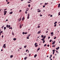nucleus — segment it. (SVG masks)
I'll list each match as a JSON object with an SVG mask.
<instances>
[{"label":"nucleus","instance_id":"obj_1","mask_svg":"<svg viewBox=\"0 0 60 60\" xmlns=\"http://www.w3.org/2000/svg\"><path fill=\"white\" fill-rule=\"evenodd\" d=\"M6 45H5V44H4L3 47H4V48H5V47H6V46H5Z\"/></svg>","mask_w":60,"mask_h":60},{"label":"nucleus","instance_id":"obj_2","mask_svg":"<svg viewBox=\"0 0 60 60\" xmlns=\"http://www.w3.org/2000/svg\"><path fill=\"white\" fill-rule=\"evenodd\" d=\"M21 20V18H20L18 19L19 21H20Z\"/></svg>","mask_w":60,"mask_h":60},{"label":"nucleus","instance_id":"obj_3","mask_svg":"<svg viewBox=\"0 0 60 60\" xmlns=\"http://www.w3.org/2000/svg\"><path fill=\"white\" fill-rule=\"evenodd\" d=\"M29 10V9L28 8H27L26 9V11H28Z\"/></svg>","mask_w":60,"mask_h":60},{"label":"nucleus","instance_id":"obj_4","mask_svg":"<svg viewBox=\"0 0 60 60\" xmlns=\"http://www.w3.org/2000/svg\"><path fill=\"white\" fill-rule=\"evenodd\" d=\"M59 49V47H58L56 48V49L57 50L58 49Z\"/></svg>","mask_w":60,"mask_h":60},{"label":"nucleus","instance_id":"obj_5","mask_svg":"<svg viewBox=\"0 0 60 60\" xmlns=\"http://www.w3.org/2000/svg\"><path fill=\"white\" fill-rule=\"evenodd\" d=\"M13 13V12H11L9 13V14H12Z\"/></svg>","mask_w":60,"mask_h":60},{"label":"nucleus","instance_id":"obj_6","mask_svg":"<svg viewBox=\"0 0 60 60\" xmlns=\"http://www.w3.org/2000/svg\"><path fill=\"white\" fill-rule=\"evenodd\" d=\"M12 34L13 35V36L14 35V33H13V31L12 32Z\"/></svg>","mask_w":60,"mask_h":60},{"label":"nucleus","instance_id":"obj_7","mask_svg":"<svg viewBox=\"0 0 60 60\" xmlns=\"http://www.w3.org/2000/svg\"><path fill=\"white\" fill-rule=\"evenodd\" d=\"M37 55L36 54L34 56V57L35 58L37 56Z\"/></svg>","mask_w":60,"mask_h":60},{"label":"nucleus","instance_id":"obj_8","mask_svg":"<svg viewBox=\"0 0 60 60\" xmlns=\"http://www.w3.org/2000/svg\"><path fill=\"white\" fill-rule=\"evenodd\" d=\"M60 7V4H59L58 5V8H59Z\"/></svg>","mask_w":60,"mask_h":60},{"label":"nucleus","instance_id":"obj_9","mask_svg":"<svg viewBox=\"0 0 60 60\" xmlns=\"http://www.w3.org/2000/svg\"><path fill=\"white\" fill-rule=\"evenodd\" d=\"M16 39H17L16 38H14L13 39V40L14 41H15L16 40Z\"/></svg>","mask_w":60,"mask_h":60},{"label":"nucleus","instance_id":"obj_10","mask_svg":"<svg viewBox=\"0 0 60 60\" xmlns=\"http://www.w3.org/2000/svg\"><path fill=\"white\" fill-rule=\"evenodd\" d=\"M6 27H4V30H5V29H6Z\"/></svg>","mask_w":60,"mask_h":60},{"label":"nucleus","instance_id":"obj_11","mask_svg":"<svg viewBox=\"0 0 60 60\" xmlns=\"http://www.w3.org/2000/svg\"><path fill=\"white\" fill-rule=\"evenodd\" d=\"M24 60H26V59H27V57H25L24 58Z\"/></svg>","mask_w":60,"mask_h":60},{"label":"nucleus","instance_id":"obj_12","mask_svg":"<svg viewBox=\"0 0 60 60\" xmlns=\"http://www.w3.org/2000/svg\"><path fill=\"white\" fill-rule=\"evenodd\" d=\"M55 42H56V41H54L53 43V44H55Z\"/></svg>","mask_w":60,"mask_h":60},{"label":"nucleus","instance_id":"obj_13","mask_svg":"<svg viewBox=\"0 0 60 60\" xmlns=\"http://www.w3.org/2000/svg\"><path fill=\"white\" fill-rule=\"evenodd\" d=\"M55 50H53V53H55Z\"/></svg>","mask_w":60,"mask_h":60},{"label":"nucleus","instance_id":"obj_14","mask_svg":"<svg viewBox=\"0 0 60 60\" xmlns=\"http://www.w3.org/2000/svg\"><path fill=\"white\" fill-rule=\"evenodd\" d=\"M40 31H39L37 33V34H40L41 33V32H40Z\"/></svg>","mask_w":60,"mask_h":60},{"label":"nucleus","instance_id":"obj_15","mask_svg":"<svg viewBox=\"0 0 60 60\" xmlns=\"http://www.w3.org/2000/svg\"><path fill=\"white\" fill-rule=\"evenodd\" d=\"M51 57H52V55H50V57L49 58H51Z\"/></svg>","mask_w":60,"mask_h":60},{"label":"nucleus","instance_id":"obj_16","mask_svg":"<svg viewBox=\"0 0 60 60\" xmlns=\"http://www.w3.org/2000/svg\"><path fill=\"white\" fill-rule=\"evenodd\" d=\"M56 23H57V22H55L54 23V25H56Z\"/></svg>","mask_w":60,"mask_h":60},{"label":"nucleus","instance_id":"obj_17","mask_svg":"<svg viewBox=\"0 0 60 60\" xmlns=\"http://www.w3.org/2000/svg\"><path fill=\"white\" fill-rule=\"evenodd\" d=\"M8 26H9V25H6L7 27V28L8 27Z\"/></svg>","mask_w":60,"mask_h":60},{"label":"nucleus","instance_id":"obj_18","mask_svg":"<svg viewBox=\"0 0 60 60\" xmlns=\"http://www.w3.org/2000/svg\"><path fill=\"white\" fill-rule=\"evenodd\" d=\"M40 47H39L38 49H37V50H40Z\"/></svg>","mask_w":60,"mask_h":60},{"label":"nucleus","instance_id":"obj_19","mask_svg":"<svg viewBox=\"0 0 60 60\" xmlns=\"http://www.w3.org/2000/svg\"><path fill=\"white\" fill-rule=\"evenodd\" d=\"M13 57V55H11L10 56V57L11 58H12V57Z\"/></svg>","mask_w":60,"mask_h":60},{"label":"nucleus","instance_id":"obj_20","mask_svg":"<svg viewBox=\"0 0 60 60\" xmlns=\"http://www.w3.org/2000/svg\"><path fill=\"white\" fill-rule=\"evenodd\" d=\"M27 19H29V16H27Z\"/></svg>","mask_w":60,"mask_h":60},{"label":"nucleus","instance_id":"obj_21","mask_svg":"<svg viewBox=\"0 0 60 60\" xmlns=\"http://www.w3.org/2000/svg\"><path fill=\"white\" fill-rule=\"evenodd\" d=\"M56 24H55V25H54V27H56Z\"/></svg>","mask_w":60,"mask_h":60},{"label":"nucleus","instance_id":"obj_22","mask_svg":"<svg viewBox=\"0 0 60 60\" xmlns=\"http://www.w3.org/2000/svg\"><path fill=\"white\" fill-rule=\"evenodd\" d=\"M30 16V15L29 14H28V16L29 17Z\"/></svg>","mask_w":60,"mask_h":60},{"label":"nucleus","instance_id":"obj_23","mask_svg":"<svg viewBox=\"0 0 60 60\" xmlns=\"http://www.w3.org/2000/svg\"><path fill=\"white\" fill-rule=\"evenodd\" d=\"M27 46L26 45H25V46H24V48H26V47Z\"/></svg>","mask_w":60,"mask_h":60},{"label":"nucleus","instance_id":"obj_24","mask_svg":"<svg viewBox=\"0 0 60 60\" xmlns=\"http://www.w3.org/2000/svg\"><path fill=\"white\" fill-rule=\"evenodd\" d=\"M28 7H30V4L28 5Z\"/></svg>","mask_w":60,"mask_h":60},{"label":"nucleus","instance_id":"obj_25","mask_svg":"<svg viewBox=\"0 0 60 60\" xmlns=\"http://www.w3.org/2000/svg\"><path fill=\"white\" fill-rule=\"evenodd\" d=\"M41 11L40 10H38V12H41Z\"/></svg>","mask_w":60,"mask_h":60},{"label":"nucleus","instance_id":"obj_26","mask_svg":"<svg viewBox=\"0 0 60 60\" xmlns=\"http://www.w3.org/2000/svg\"><path fill=\"white\" fill-rule=\"evenodd\" d=\"M41 40L42 41H44V39H43V38H42V39H41Z\"/></svg>","mask_w":60,"mask_h":60},{"label":"nucleus","instance_id":"obj_27","mask_svg":"<svg viewBox=\"0 0 60 60\" xmlns=\"http://www.w3.org/2000/svg\"><path fill=\"white\" fill-rule=\"evenodd\" d=\"M4 13H6V12H7V11H4Z\"/></svg>","mask_w":60,"mask_h":60},{"label":"nucleus","instance_id":"obj_28","mask_svg":"<svg viewBox=\"0 0 60 60\" xmlns=\"http://www.w3.org/2000/svg\"><path fill=\"white\" fill-rule=\"evenodd\" d=\"M9 29H12V27H11Z\"/></svg>","mask_w":60,"mask_h":60},{"label":"nucleus","instance_id":"obj_29","mask_svg":"<svg viewBox=\"0 0 60 60\" xmlns=\"http://www.w3.org/2000/svg\"><path fill=\"white\" fill-rule=\"evenodd\" d=\"M56 37H55L54 38V39H56Z\"/></svg>","mask_w":60,"mask_h":60},{"label":"nucleus","instance_id":"obj_30","mask_svg":"<svg viewBox=\"0 0 60 60\" xmlns=\"http://www.w3.org/2000/svg\"><path fill=\"white\" fill-rule=\"evenodd\" d=\"M35 45V47H37L38 46V45Z\"/></svg>","mask_w":60,"mask_h":60},{"label":"nucleus","instance_id":"obj_31","mask_svg":"<svg viewBox=\"0 0 60 60\" xmlns=\"http://www.w3.org/2000/svg\"><path fill=\"white\" fill-rule=\"evenodd\" d=\"M24 18L23 17L22 19V20H24Z\"/></svg>","mask_w":60,"mask_h":60},{"label":"nucleus","instance_id":"obj_32","mask_svg":"<svg viewBox=\"0 0 60 60\" xmlns=\"http://www.w3.org/2000/svg\"><path fill=\"white\" fill-rule=\"evenodd\" d=\"M43 37H44V36H43V35H41V37H42V38H43Z\"/></svg>","mask_w":60,"mask_h":60},{"label":"nucleus","instance_id":"obj_33","mask_svg":"<svg viewBox=\"0 0 60 60\" xmlns=\"http://www.w3.org/2000/svg\"><path fill=\"white\" fill-rule=\"evenodd\" d=\"M30 35H31V34H30L28 36V37H29V36H30Z\"/></svg>","mask_w":60,"mask_h":60},{"label":"nucleus","instance_id":"obj_34","mask_svg":"<svg viewBox=\"0 0 60 60\" xmlns=\"http://www.w3.org/2000/svg\"><path fill=\"white\" fill-rule=\"evenodd\" d=\"M20 28H22V26H21V25H20Z\"/></svg>","mask_w":60,"mask_h":60},{"label":"nucleus","instance_id":"obj_35","mask_svg":"<svg viewBox=\"0 0 60 60\" xmlns=\"http://www.w3.org/2000/svg\"><path fill=\"white\" fill-rule=\"evenodd\" d=\"M25 32H23V33H22V34H25Z\"/></svg>","mask_w":60,"mask_h":60},{"label":"nucleus","instance_id":"obj_36","mask_svg":"<svg viewBox=\"0 0 60 60\" xmlns=\"http://www.w3.org/2000/svg\"><path fill=\"white\" fill-rule=\"evenodd\" d=\"M22 47H20V48H19V49H22Z\"/></svg>","mask_w":60,"mask_h":60},{"label":"nucleus","instance_id":"obj_37","mask_svg":"<svg viewBox=\"0 0 60 60\" xmlns=\"http://www.w3.org/2000/svg\"><path fill=\"white\" fill-rule=\"evenodd\" d=\"M40 17H42V15H40Z\"/></svg>","mask_w":60,"mask_h":60},{"label":"nucleus","instance_id":"obj_38","mask_svg":"<svg viewBox=\"0 0 60 60\" xmlns=\"http://www.w3.org/2000/svg\"><path fill=\"white\" fill-rule=\"evenodd\" d=\"M38 28H40V26H38Z\"/></svg>","mask_w":60,"mask_h":60},{"label":"nucleus","instance_id":"obj_39","mask_svg":"<svg viewBox=\"0 0 60 60\" xmlns=\"http://www.w3.org/2000/svg\"><path fill=\"white\" fill-rule=\"evenodd\" d=\"M0 33H3V31H1L0 32Z\"/></svg>","mask_w":60,"mask_h":60},{"label":"nucleus","instance_id":"obj_40","mask_svg":"<svg viewBox=\"0 0 60 60\" xmlns=\"http://www.w3.org/2000/svg\"><path fill=\"white\" fill-rule=\"evenodd\" d=\"M6 13H4V15H6Z\"/></svg>","mask_w":60,"mask_h":60},{"label":"nucleus","instance_id":"obj_41","mask_svg":"<svg viewBox=\"0 0 60 60\" xmlns=\"http://www.w3.org/2000/svg\"><path fill=\"white\" fill-rule=\"evenodd\" d=\"M10 27H11V26H10V25H9V26L8 27V28H10Z\"/></svg>","mask_w":60,"mask_h":60},{"label":"nucleus","instance_id":"obj_42","mask_svg":"<svg viewBox=\"0 0 60 60\" xmlns=\"http://www.w3.org/2000/svg\"><path fill=\"white\" fill-rule=\"evenodd\" d=\"M47 45V44H45L44 45V47H45V46H46V45Z\"/></svg>","mask_w":60,"mask_h":60},{"label":"nucleus","instance_id":"obj_43","mask_svg":"<svg viewBox=\"0 0 60 60\" xmlns=\"http://www.w3.org/2000/svg\"><path fill=\"white\" fill-rule=\"evenodd\" d=\"M48 31H46V33H48Z\"/></svg>","mask_w":60,"mask_h":60},{"label":"nucleus","instance_id":"obj_44","mask_svg":"<svg viewBox=\"0 0 60 60\" xmlns=\"http://www.w3.org/2000/svg\"><path fill=\"white\" fill-rule=\"evenodd\" d=\"M52 41V40H50V42H51Z\"/></svg>","mask_w":60,"mask_h":60},{"label":"nucleus","instance_id":"obj_45","mask_svg":"<svg viewBox=\"0 0 60 60\" xmlns=\"http://www.w3.org/2000/svg\"><path fill=\"white\" fill-rule=\"evenodd\" d=\"M51 34H53V32H51Z\"/></svg>","mask_w":60,"mask_h":60},{"label":"nucleus","instance_id":"obj_46","mask_svg":"<svg viewBox=\"0 0 60 60\" xmlns=\"http://www.w3.org/2000/svg\"><path fill=\"white\" fill-rule=\"evenodd\" d=\"M27 33V32H25V34H26Z\"/></svg>","mask_w":60,"mask_h":60},{"label":"nucleus","instance_id":"obj_47","mask_svg":"<svg viewBox=\"0 0 60 60\" xmlns=\"http://www.w3.org/2000/svg\"><path fill=\"white\" fill-rule=\"evenodd\" d=\"M2 38H3L4 37V35H3L2 36Z\"/></svg>","mask_w":60,"mask_h":60},{"label":"nucleus","instance_id":"obj_48","mask_svg":"<svg viewBox=\"0 0 60 60\" xmlns=\"http://www.w3.org/2000/svg\"><path fill=\"white\" fill-rule=\"evenodd\" d=\"M36 44H37V43H35L34 44V45H36Z\"/></svg>","mask_w":60,"mask_h":60},{"label":"nucleus","instance_id":"obj_49","mask_svg":"<svg viewBox=\"0 0 60 60\" xmlns=\"http://www.w3.org/2000/svg\"><path fill=\"white\" fill-rule=\"evenodd\" d=\"M43 7L44 8V7H45V5H44V6H43Z\"/></svg>","mask_w":60,"mask_h":60},{"label":"nucleus","instance_id":"obj_50","mask_svg":"<svg viewBox=\"0 0 60 60\" xmlns=\"http://www.w3.org/2000/svg\"><path fill=\"white\" fill-rule=\"evenodd\" d=\"M26 14H27V12H26V11L25 12Z\"/></svg>","mask_w":60,"mask_h":60},{"label":"nucleus","instance_id":"obj_51","mask_svg":"<svg viewBox=\"0 0 60 60\" xmlns=\"http://www.w3.org/2000/svg\"><path fill=\"white\" fill-rule=\"evenodd\" d=\"M45 5H47V3H45Z\"/></svg>","mask_w":60,"mask_h":60},{"label":"nucleus","instance_id":"obj_52","mask_svg":"<svg viewBox=\"0 0 60 60\" xmlns=\"http://www.w3.org/2000/svg\"><path fill=\"white\" fill-rule=\"evenodd\" d=\"M27 51H28V50H27H27H26V52H27Z\"/></svg>","mask_w":60,"mask_h":60},{"label":"nucleus","instance_id":"obj_53","mask_svg":"<svg viewBox=\"0 0 60 60\" xmlns=\"http://www.w3.org/2000/svg\"><path fill=\"white\" fill-rule=\"evenodd\" d=\"M45 39V38L44 37H43V39Z\"/></svg>","mask_w":60,"mask_h":60},{"label":"nucleus","instance_id":"obj_54","mask_svg":"<svg viewBox=\"0 0 60 60\" xmlns=\"http://www.w3.org/2000/svg\"><path fill=\"white\" fill-rule=\"evenodd\" d=\"M27 39H29V37H27Z\"/></svg>","mask_w":60,"mask_h":60},{"label":"nucleus","instance_id":"obj_55","mask_svg":"<svg viewBox=\"0 0 60 60\" xmlns=\"http://www.w3.org/2000/svg\"><path fill=\"white\" fill-rule=\"evenodd\" d=\"M48 46L49 47V45H48Z\"/></svg>","mask_w":60,"mask_h":60},{"label":"nucleus","instance_id":"obj_56","mask_svg":"<svg viewBox=\"0 0 60 60\" xmlns=\"http://www.w3.org/2000/svg\"><path fill=\"white\" fill-rule=\"evenodd\" d=\"M30 55H31V54H29V56H30Z\"/></svg>","mask_w":60,"mask_h":60},{"label":"nucleus","instance_id":"obj_57","mask_svg":"<svg viewBox=\"0 0 60 60\" xmlns=\"http://www.w3.org/2000/svg\"><path fill=\"white\" fill-rule=\"evenodd\" d=\"M45 41H43V43H44V42H45Z\"/></svg>","mask_w":60,"mask_h":60},{"label":"nucleus","instance_id":"obj_58","mask_svg":"<svg viewBox=\"0 0 60 60\" xmlns=\"http://www.w3.org/2000/svg\"><path fill=\"white\" fill-rule=\"evenodd\" d=\"M10 3V2H8V3H7V4H9Z\"/></svg>","mask_w":60,"mask_h":60},{"label":"nucleus","instance_id":"obj_59","mask_svg":"<svg viewBox=\"0 0 60 60\" xmlns=\"http://www.w3.org/2000/svg\"><path fill=\"white\" fill-rule=\"evenodd\" d=\"M7 10V9H6L4 10V11H5V10Z\"/></svg>","mask_w":60,"mask_h":60},{"label":"nucleus","instance_id":"obj_60","mask_svg":"<svg viewBox=\"0 0 60 60\" xmlns=\"http://www.w3.org/2000/svg\"><path fill=\"white\" fill-rule=\"evenodd\" d=\"M4 26H3L2 27V28H3V27H4Z\"/></svg>","mask_w":60,"mask_h":60},{"label":"nucleus","instance_id":"obj_61","mask_svg":"<svg viewBox=\"0 0 60 60\" xmlns=\"http://www.w3.org/2000/svg\"><path fill=\"white\" fill-rule=\"evenodd\" d=\"M31 2H28V3H30Z\"/></svg>","mask_w":60,"mask_h":60},{"label":"nucleus","instance_id":"obj_62","mask_svg":"<svg viewBox=\"0 0 60 60\" xmlns=\"http://www.w3.org/2000/svg\"><path fill=\"white\" fill-rule=\"evenodd\" d=\"M50 37H48V39H49V38H50Z\"/></svg>","mask_w":60,"mask_h":60},{"label":"nucleus","instance_id":"obj_63","mask_svg":"<svg viewBox=\"0 0 60 60\" xmlns=\"http://www.w3.org/2000/svg\"><path fill=\"white\" fill-rule=\"evenodd\" d=\"M50 17H52V15H51L50 16Z\"/></svg>","mask_w":60,"mask_h":60},{"label":"nucleus","instance_id":"obj_64","mask_svg":"<svg viewBox=\"0 0 60 60\" xmlns=\"http://www.w3.org/2000/svg\"><path fill=\"white\" fill-rule=\"evenodd\" d=\"M55 56H56V54H55Z\"/></svg>","mask_w":60,"mask_h":60}]
</instances>
